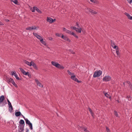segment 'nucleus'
Listing matches in <instances>:
<instances>
[{
	"label": "nucleus",
	"mask_w": 132,
	"mask_h": 132,
	"mask_svg": "<svg viewBox=\"0 0 132 132\" xmlns=\"http://www.w3.org/2000/svg\"><path fill=\"white\" fill-rule=\"evenodd\" d=\"M11 1L13 2L15 4H18V1L17 0H10Z\"/></svg>",
	"instance_id": "cd10ccee"
},
{
	"label": "nucleus",
	"mask_w": 132,
	"mask_h": 132,
	"mask_svg": "<svg viewBox=\"0 0 132 132\" xmlns=\"http://www.w3.org/2000/svg\"><path fill=\"white\" fill-rule=\"evenodd\" d=\"M126 98H127L129 101H130L131 100V98L129 95H127V96Z\"/></svg>",
	"instance_id": "72a5a7b5"
},
{
	"label": "nucleus",
	"mask_w": 132,
	"mask_h": 132,
	"mask_svg": "<svg viewBox=\"0 0 132 132\" xmlns=\"http://www.w3.org/2000/svg\"><path fill=\"white\" fill-rule=\"evenodd\" d=\"M35 81L36 82L38 86L40 87H43V86L42 84L40 82L38 79H35Z\"/></svg>",
	"instance_id": "f8f14e48"
},
{
	"label": "nucleus",
	"mask_w": 132,
	"mask_h": 132,
	"mask_svg": "<svg viewBox=\"0 0 132 132\" xmlns=\"http://www.w3.org/2000/svg\"><path fill=\"white\" fill-rule=\"evenodd\" d=\"M22 115V117H23H23H24L23 115H22V114L21 115Z\"/></svg>",
	"instance_id": "0e129e2a"
},
{
	"label": "nucleus",
	"mask_w": 132,
	"mask_h": 132,
	"mask_svg": "<svg viewBox=\"0 0 132 132\" xmlns=\"http://www.w3.org/2000/svg\"><path fill=\"white\" fill-rule=\"evenodd\" d=\"M7 102L8 103V104L9 105V106L12 105L11 103H10V101H9L8 99H7Z\"/></svg>",
	"instance_id": "79ce46f5"
},
{
	"label": "nucleus",
	"mask_w": 132,
	"mask_h": 132,
	"mask_svg": "<svg viewBox=\"0 0 132 132\" xmlns=\"http://www.w3.org/2000/svg\"><path fill=\"white\" fill-rule=\"evenodd\" d=\"M20 125H22L24 124V121L23 120L21 119L19 121Z\"/></svg>",
	"instance_id": "393cba45"
},
{
	"label": "nucleus",
	"mask_w": 132,
	"mask_h": 132,
	"mask_svg": "<svg viewBox=\"0 0 132 132\" xmlns=\"http://www.w3.org/2000/svg\"><path fill=\"white\" fill-rule=\"evenodd\" d=\"M73 32H72V31H70V30H68V31H67V33L71 35Z\"/></svg>",
	"instance_id": "7c9ffc66"
},
{
	"label": "nucleus",
	"mask_w": 132,
	"mask_h": 132,
	"mask_svg": "<svg viewBox=\"0 0 132 132\" xmlns=\"http://www.w3.org/2000/svg\"><path fill=\"white\" fill-rule=\"evenodd\" d=\"M31 66H32L36 70H38V67L36 64L32 61H31Z\"/></svg>",
	"instance_id": "ddd939ff"
},
{
	"label": "nucleus",
	"mask_w": 132,
	"mask_h": 132,
	"mask_svg": "<svg viewBox=\"0 0 132 132\" xmlns=\"http://www.w3.org/2000/svg\"><path fill=\"white\" fill-rule=\"evenodd\" d=\"M22 115V114H21V112L20 111L17 112H16L15 113V115L16 117H18L20 115Z\"/></svg>",
	"instance_id": "dca6fc26"
},
{
	"label": "nucleus",
	"mask_w": 132,
	"mask_h": 132,
	"mask_svg": "<svg viewBox=\"0 0 132 132\" xmlns=\"http://www.w3.org/2000/svg\"><path fill=\"white\" fill-rule=\"evenodd\" d=\"M70 28L72 29L75 30L76 29V27H71Z\"/></svg>",
	"instance_id": "c03bdc74"
},
{
	"label": "nucleus",
	"mask_w": 132,
	"mask_h": 132,
	"mask_svg": "<svg viewBox=\"0 0 132 132\" xmlns=\"http://www.w3.org/2000/svg\"><path fill=\"white\" fill-rule=\"evenodd\" d=\"M102 74V71L101 70L96 71L94 73L93 77L94 78L98 77L101 76Z\"/></svg>",
	"instance_id": "f03ea898"
},
{
	"label": "nucleus",
	"mask_w": 132,
	"mask_h": 132,
	"mask_svg": "<svg viewBox=\"0 0 132 132\" xmlns=\"http://www.w3.org/2000/svg\"><path fill=\"white\" fill-rule=\"evenodd\" d=\"M46 20L50 23H52L54 22V20L51 17H47Z\"/></svg>",
	"instance_id": "9b49d317"
},
{
	"label": "nucleus",
	"mask_w": 132,
	"mask_h": 132,
	"mask_svg": "<svg viewBox=\"0 0 132 132\" xmlns=\"http://www.w3.org/2000/svg\"><path fill=\"white\" fill-rule=\"evenodd\" d=\"M88 109V110H89V111L90 112L92 116L93 117H94L93 116H94V114L93 113V112H92V109L90 108H89Z\"/></svg>",
	"instance_id": "bb28decb"
},
{
	"label": "nucleus",
	"mask_w": 132,
	"mask_h": 132,
	"mask_svg": "<svg viewBox=\"0 0 132 132\" xmlns=\"http://www.w3.org/2000/svg\"><path fill=\"white\" fill-rule=\"evenodd\" d=\"M12 79V80H13V79H12V78H10V79H9L8 80V81L9 82H11V79Z\"/></svg>",
	"instance_id": "de8ad7c7"
},
{
	"label": "nucleus",
	"mask_w": 132,
	"mask_h": 132,
	"mask_svg": "<svg viewBox=\"0 0 132 132\" xmlns=\"http://www.w3.org/2000/svg\"><path fill=\"white\" fill-rule=\"evenodd\" d=\"M9 111L11 112L13 110L12 106V105L9 106Z\"/></svg>",
	"instance_id": "b1692460"
},
{
	"label": "nucleus",
	"mask_w": 132,
	"mask_h": 132,
	"mask_svg": "<svg viewBox=\"0 0 132 132\" xmlns=\"http://www.w3.org/2000/svg\"><path fill=\"white\" fill-rule=\"evenodd\" d=\"M131 20H132V19H131Z\"/></svg>",
	"instance_id": "69168bd1"
},
{
	"label": "nucleus",
	"mask_w": 132,
	"mask_h": 132,
	"mask_svg": "<svg viewBox=\"0 0 132 132\" xmlns=\"http://www.w3.org/2000/svg\"><path fill=\"white\" fill-rule=\"evenodd\" d=\"M111 45L112 47L113 46L116 45L113 42L112 40L111 41Z\"/></svg>",
	"instance_id": "e433bc0d"
},
{
	"label": "nucleus",
	"mask_w": 132,
	"mask_h": 132,
	"mask_svg": "<svg viewBox=\"0 0 132 132\" xmlns=\"http://www.w3.org/2000/svg\"><path fill=\"white\" fill-rule=\"evenodd\" d=\"M51 63L53 66L59 69H63L64 68L63 66L59 64L56 61H52L51 62Z\"/></svg>",
	"instance_id": "f257e3e1"
},
{
	"label": "nucleus",
	"mask_w": 132,
	"mask_h": 132,
	"mask_svg": "<svg viewBox=\"0 0 132 132\" xmlns=\"http://www.w3.org/2000/svg\"><path fill=\"white\" fill-rule=\"evenodd\" d=\"M63 30L65 32L67 33L68 30H67L65 28H63Z\"/></svg>",
	"instance_id": "a19ab883"
},
{
	"label": "nucleus",
	"mask_w": 132,
	"mask_h": 132,
	"mask_svg": "<svg viewBox=\"0 0 132 132\" xmlns=\"http://www.w3.org/2000/svg\"><path fill=\"white\" fill-rule=\"evenodd\" d=\"M130 4H131L132 2V0H127Z\"/></svg>",
	"instance_id": "49530a36"
},
{
	"label": "nucleus",
	"mask_w": 132,
	"mask_h": 132,
	"mask_svg": "<svg viewBox=\"0 0 132 132\" xmlns=\"http://www.w3.org/2000/svg\"><path fill=\"white\" fill-rule=\"evenodd\" d=\"M71 35L73 36L74 37L77 38H79L78 36L76 35V34L74 32H73Z\"/></svg>",
	"instance_id": "c756f323"
},
{
	"label": "nucleus",
	"mask_w": 132,
	"mask_h": 132,
	"mask_svg": "<svg viewBox=\"0 0 132 132\" xmlns=\"http://www.w3.org/2000/svg\"><path fill=\"white\" fill-rule=\"evenodd\" d=\"M49 39L50 40H51L53 39V38L52 37H50V38Z\"/></svg>",
	"instance_id": "864d4df0"
},
{
	"label": "nucleus",
	"mask_w": 132,
	"mask_h": 132,
	"mask_svg": "<svg viewBox=\"0 0 132 132\" xmlns=\"http://www.w3.org/2000/svg\"><path fill=\"white\" fill-rule=\"evenodd\" d=\"M76 26H77V27H78V28H80V26H79V23L77 22L76 23Z\"/></svg>",
	"instance_id": "09e8293b"
},
{
	"label": "nucleus",
	"mask_w": 132,
	"mask_h": 132,
	"mask_svg": "<svg viewBox=\"0 0 132 132\" xmlns=\"http://www.w3.org/2000/svg\"><path fill=\"white\" fill-rule=\"evenodd\" d=\"M70 78L72 80L77 82L79 83L81 82V81H79L76 77L75 75L74 74L71 76Z\"/></svg>",
	"instance_id": "20e7f679"
},
{
	"label": "nucleus",
	"mask_w": 132,
	"mask_h": 132,
	"mask_svg": "<svg viewBox=\"0 0 132 132\" xmlns=\"http://www.w3.org/2000/svg\"><path fill=\"white\" fill-rule=\"evenodd\" d=\"M124 14L126 15V16H127L128 18L130 19L131 20L132 19V16H131L129 14L127 13H124Z\"/></svg>",
	"instance_id": "4468645a"
},
{
	"label": "nucleus",
	"mask_w": 132,
	"mask_h": 132,
	"mask_svg": "<svg viewBox=\"0 0 132 132\" xmlns=\"http://www.w3.org/2000/svg\"><path fill=\"white\" fill-rule=\"evenodd\" d=\"M11 83L15 87H17L18 86L16 84H15L13 80L11 79Z\"/></svg>",
	"instance_id": "a211bd4d"
},
{
	"label": "nucleus",
	"mask_w": 132,
	"mask_h": 132,
	"mask_svg": "<svg viewBox=\"0 0 132 132\" xmlns=\"http://www.w3.org/2000/svg\"><path fill=\"white\" fill-rule=\"evenodd\" d=\"M90 1L93 3H95V0H90Z\"/></svg>",
	"instance_id": "8fccbe9b"
},
{
	"label": "nucleus",
	"mask_w": 132,
	"mask_h": 132,
	"mask_svg": "<svg viewBox=\"0 0 132 132\" xmlns=\"http://www.w3.org/2000/svg\"><path fill=\"white\" fill-rule=\"evenodd\" d=\"M4 98V96L3 95H2L0 97V103H1L3 102Z\"/></svg>",
	"instance_id": "6ab92c4d"
},
{
	"label": "nucleus",
	"mask_w": 132,
	"mask_h": 132,
	"mask_svg": "<svg viewBox=\"0 0 132 132\" xmlns=\"http://www.w3.org/2000/svg\"><path fill=\"white\" fill-rule=\"evenodd\" d=\"M25 120L26 124H28L29 126L30 129L32 130L33 129L32 123L30 122V121L27 118L25 119Z\"/></svg>",
	"instance_id": "7ed1b4c3"
},
{
	"label": "nucleus",
	"mask_w": 132,
	"mask_h": 132,
	"mask_svg": "<svg viewBox=\"0 0 132 132\" xmlns=\"http://www.w3.org/2000/svg\"><path fill=\"white\" fill-rule=\"evenodd\" d=\"M72 53L73 54H74V52H72Z\"/></svg>",
	"instance_id": "bf43d9fd"
},
{
	"label": "nucleus",
	"mask_w": 132,
	"mask_h": 132,
	"mask_svg": "<svg viewBox=\"0 0 132 132\" xmlns=\"http://www.w3.org/2000/svg\"><path fill=\"white\" fill-rule=\"evenodd\" d=\"M22 115V117H23H23H24L23 115H22V114L21 115Z\"/></svg>",
	"instance_id": "e2e57ef3"
},
{
	"label": "nucleus",
	"mask_w": 132,
	"mask_h": 132,
	"mask_svg": "<svg viewBox=\"0 0 132 132\" xmlns=\"http://www.w3.org/2000/svg\"><path fill=\"white\" fill-rule=\"evenodd\" d=\"M19 69L23 75H28V76H29V74L28 72H26L24 69L21 68H20Z\"/></svg>",
	"instance_id": "1a4fd4ad"
},
{
	"label": "nucleus",
	"mask_w": 132,
	"mask_h": 132,
	"mask_svg": "<svg viewBox=\"0 0 132 132\" xmlns=\"http://www.w3.org/2000/svg\"><path fill=\"white\" fill-rule=\"evenodd\" d=\"M61 13H62V14H63L64 13V12H62V11H61Z\"/></svg>",
	"instance_id": "4d7b16f0"
},
{
	"label": "nucleus",
	"mask_w": 132,
	"mask_h": 132,
	"mask_svg": "<svg viewBox=\"0 0 132 132\" xmlns=\"http://www.w3.org/2000/svg\"><path fill=\"white\" fill-rule=\"evenodd\" d=\"M117 102H118V103H119L120 102L119 101V100H118L117 101Z\"/></svg>",
	"instance_id": "13d9d810"
},
{
	"label": "nucleus",
	"mask_w": 132,
	"mask_h": 132,
	"mask_svg": "<svg viewBox=\"0 0 132 132\" xmlns=\"http://www.w3.org/2000/svg\"><path fill=\"white\" fill-rule=\"evenodd\" d=\"M3 24L2 22H0V25H2Z\"/></svg>",
	"instance_id": "6e6d98bb"
},
{
	"label": "nucleus",
	"mask_w": 132,
	"mask_h": 132,
	"mask_svg": "<svg viewBox=\"0 0 132 132\" xmlns=\"http://www.w3.org/2000/svg\"><path fill=\"white\" fill-rule=\"evenodd\" d=\"M33 34L39 40H40L42 38L40 36L38 35L37 33L33 32Z\"/></svg>",
	"instance_id": "9d476101"
},
{
	"label": "nucleus",
	"mask_w": 132,
	"mask_h": 132,
	"mask_svg": "<svg viewBox=\"0 0 132 132\" xmlns=\"http://www.w3.org/2000/svg\"><path fill=\"white\" fill-rule=\"evenodd\" d=\"M103 93L104 94L105 96L109 98H111V97L107 93H105L104 92H103Z\"/></svg>",
	"instance_id": "aec40b11"
},
{
	"label": "nucleus",
	"mask_w": 132,
	"mask_h": 132,
	"mask_svg": "<svg viewBox=\"0 0 132 132\" xmlns=\"http://www.w3.org/2000/svg\"><path fill=\"white\" fill-rule=\"evenodd\" d=\"M91 10V9L87 8L85 9V11L86 13H88L90 12V10Z\"/></svg>",
	"instance_id": "a878e982"
},
{
	"label": "nucleus",
	"mask_w": 132,
	"mask_h": 132,
	"mask_svg": "<svg viewBox=\"0 0 132 132\" xmlns=\"http://www.w3.org/2000/svg\"><path fill=\"white\" fill-rule=\"evenodd\" d=\"M61 34H59L58 33H56L55 34V35L56 36L58 37H61Z\"/></svg>",
	"instance_id": "ea45409f"
},
{
	"label": "nucleus",
	"mask_w": 132,
	"mask_h": 132,
	"mask_svg": "<svg viewBox=\"0 0 132 132\" xmlns=\"http://www.w3.org/2000/svg\"><path fill=\"white\" fill-rule=\"evenodd\" d=\"M53 20H54V22L55 21V19H54Z\"/></svg>",
	"instance_id": "680f3d73"
},
{
	"label": "nucleus",
	"mask_w": 132,
	"mask_h": 132,
	"mask_svg": "<svg viewBox=\"0 0 132 132\" xmlns=\"http://www.w3.org/2000/svg\"><path fill=\"white\" fill-rule=\"evenodd\" d=\"M5 21L7 22H9V20H8V19H5Z\"/></svg>",
	"instance_id": "5fc2aeb1"
},
{
	"label": "nucleus",
	"mask_w": 132,
	"mask_h": 132,
	"mask_svg": "<svg viewBox=\"0 0 132 132\" xmlns=\"http://www.w3.org/2000/svg\"><path fill=\"white\" fill-rule=\"evenodd\" d=\"M31 10L32 12H34L35 10V9L34 8V7L33 8H31Z\"/></svg>",
	"instance_id": "37998d69"
},
{
	"label": "nucleus",
	"mask_w": 132,
	"mask_h": 132,
	"mask_svg": "<svg viewBox=\"0 0 132 132\" xmlns=\"http://www.w3.org/2000/svg\"><path fill=\"white\" fill-rule=\"evenodd\" d=\"M127 83H128L129 86L130 87L131 86V84L130 82H129L128 81Z\"/></svg>",
	"instance_id": "3c124183"
},
{
	"label": "nucleus",
	"mask_w": 132,
	"mask_h": 132,
	"mask_svg": "<svg viewBox=\"0 0 132 132\" xmlns=\"http://www.w3.org/2000/svg\"><path fill=\"white\" fill-rule=\"evenodd\" d=\"M40 41L41 42V43L43 45H46V43L45 41L43 40V38L40 40Z\"/></svg>",
	"instance_id": "5701e85b"
},
{
	"label": "nucleus",
	"mask_w": 132,
	"mask_h": 132,
	"mask_svg": "<svg viewBox=\"0 0 132 132\" xmlns=\"http://www.w3.org/2000/svg\"><path fill=\"white\" fill-rule=\"evenodd\" d=\"M29 131L28 129V128H27L26 129V132H28Z\"/></svg>",
	"instance_id": "603ef678"
},
{
	"label": "nucleus",
	"mask_w": 132,
	"mask_h": 132,
	"mask_svg": "<svg viewBox=\"0 0 132 132\" xmlns=\"http://www.w3.org/2000/svg\"><path fill=\"white\" fill-rule=\"evenodd\" d=\"M23 118H24V120H25V119H26V118L24 117H23Z\"/></svg>",
	"instance_id": "052dcab7"
},
{
	"label": "nucleus",
	"mask_w": 132,
	"mask_h": 132,
	"mask_svg": "<svg viewBox=\"0 0 132 132\" xmlns=\"http://www.w3.org/2000/svg\"><path fill=\"white\" fill-rule=\"evenodd\" d=\"M111 77L109 76H105L103 79V80L106 82L108 81L111 80Z\"/></svg>",
	"instance_id": "39448f33"
},
{
	"label": "nucleus",
	"mask_w": 132,
	"mask_h": 132,
	"mask_svg": "<svg viewBox=\"0 0 132 132\" xmlns=\"http://www.w3.org/2000/svg\"><path fill=\"white\" fill-rule=\"evenodd\" d=\"M61 38L69 42H71V40L69 39L66 36H64L63 35H62L61 36Z\"/></svg>",
	"instance_id": "6e6552de"
},
{
	"label": "nucleus",
	"mask_w": 132,
	"mask_h": 132,
	"mask_svg": "<svg viewBox=\"0 0 132 132\" xmlns=\"http://www.w3.org/2000/svg\"><path fill=\"white\" fill-rule=\"evenodd\" d=\"M32 30L37 29V27L35 26H32L31 27Z\"/></svg>",
	"instance_id": "f704fd0d"
},
{
	"label": "nucleus",
	"mask_w": 132,
	"mask_h": 132,
	"mask_svg": "<svg viewBox=\"0 0 132 132\" xmlns=\"http://www.w3.org/2000/svg\"><path fill=\"white\" fill-rule=\"evenodd\" d=\"M114 114L117 117H118V115L117 113V112L116 111H114Z\"/></svg>",
	"instance_id": "c9c22d12"
},
{
	"label": "nucleus",
	"mask_w": 132,
	"mask_h": 132,
	"mask_svg": "<svg viewBox=\"0 0 132 132\" xmlns=\"http://www.w3.org/2000/svg\"><path fill=\"white\" fill-rule=\"evenodd\" d=\"M24 62L26 64H27L29 66L31 67V61L30 63L29 62L27 61L26 60H24Z\"/></svg>",
	"instance_id": "2eb2a0df"
},
{
	"label": "nucleus",
	"mask_w": 132,
	"mask_h": 132,
	"mask_svg": "<svg viewBox=\"0 0 132 132\" xmlns=\"http://www.w3.org/2000/svg\"><path fill=\"white\" fill-rule=\"evenodd\" d=\"M76 31L78 32L79 33H81V28H76V29L75 30Z\"/></svg>",
	"instance_id": "412c9836"
},
{
	"label": "nucleus",
	"mask_w": 132,
	"mask_h": 132,
	"mask_svg": "<svg viewBox=\"0 0 132 132\" xmlns=\"http://www.w3.org/2000/svg\"><path fill=\"white\" fill-rule=\"evenodd\" d=\"M26 29L27 30H32L31 27H28L26 28Z\"/></svg>",
	"instance_id": "58836bf2"
},
{
	"label": "nucleus",
	"mask_w": 132,
	"mask_h": 132,
	"mask_svg": "<svg viewBox=\"0 0 132 132\" xmlns=\"http://www.w3.org/2000/svg\"><path fill=\"white\" fill-rule=\"evenodd\" d=\"M116 52L118 56H120V53L119 51V50L118 49H117L116 50Z\"/></svg>",
	"instance_id": "2f4dec72"
},
{
	"label": "nucleus",
	"mask_w": 132,
	"mask_h": 132,
	"mask_svg": "<svg viewBox=\"0 0 132 132\" xmlns=\"http://www.w3.org/2000/svg\"><path fill=\"white\" fill-rule=\"evenodd\" d=\"M81 128H82V129L84 130V132H89V131L87 130L86 127H82Z\"/></svg>",
	"instance_id": "4be33fe9"
},
{
	"label": "nucleus",
	"mask_w": 132,
	"mask_h": 132,
	"mask_svg": "<svg viewBox=\"0 0 132 132\" xmlns=\"http://www.w3.org/2000/svg\"><path fill=\"white\" fill-rule=\"evenodd\" d=\"M67 72L68 73V74L70 75H71V76L73 75L74 74L73 73H72L71 72H70L69 70H68L67 71Z\"/></svg>",
	"instance_id": "473e14b6"
},
{
	"label": "nucleus",
	"mask_w": 132,
	"mask_h": 132,
	"mask_svg": "<svg viewBox=\"0 0 132 132\" xmlns=\"http://www.w3.org/2000/svg\"><path fill=\"white\" fill-rule=\"evenodd\" d=\"M106 129L107 132H110V130L108 127H106Z\"/></svg>",
	"instance_id": "a18cd8bd"
},
{
	"label": "nucleus",
	"mask_w": 132,
	"mask_h": 132,
	"mask_svg": "<svg viewBox=\"0 0 132 132\" xmlns=\"http://www.w3.org/2000/svg\"><path fill=\"white\" fill-rule=\"evenodd\" d=\"M34 8L35 9V10H36L38 13H42L41 11L36 7L34 6Z\"/></svg>",
	"instance_id": "f3484780"
},
{
	"label": "nucleus",
	"mask_w": 132,
	"mask_h": 132,
	"mask_svg": "<svg viewBox=\"0 0 132 132\" xmlns=\"http://www.w3.org/2000/svg\"><path fill=\"white\" fill-rule=\"evenodd\" d=\"M113 48L116 49V50L118 49V47L116 45H115L114 46H113L112 47Z\"/></svg>",
	"instance_id": "4c0bfd02"
},
{
	"label": "nucleus",
	"mask_w": 132,
	"mask_h": 132,
	"mask_svg": "<svg viewBox=\"0 0 132 132\" xmlns=\"http://www.w3.org/2000/svg\"><path fill=\"white\" fill-rule=\"evenodd\" d=\"M90 12L92 14H95L97 13V12H96L95 11L92 10H90Z\"/></svg>",
	"instance_id": "c85d7f7f"
},
{
	"label": "nucleus",
	"mask_w": 132,
	"mask_h": 132,
	"mask_svg": "<svg viewBox=\"0 0 132 132\" xmlns=\"http://www.w3.org/2000/svg\"><path fill=\"white\" fill-rule=\"evenodd\" d=\"M11 75L12 76L14 75L17 80H19L20 79L19 78L15 71H14L11 72Z\"/></svg>",
	"instance_id": "0eeeda50"
},
{
	"label": "nucleus",
	"mask_w": 132,
	"mask_h": 132,
	"mask_svg": "<svg viewBox=\"0 0 132 132\" xmlns=\"http://www.w3.org/2000/svg\"><path fill=\"white\" fill-rule=\"evenodd\" d=\"M24 125H19L18 126L19 132H23Z\"/></svg>",
	"instance_id": "423d86ee"
}]
</instances>
